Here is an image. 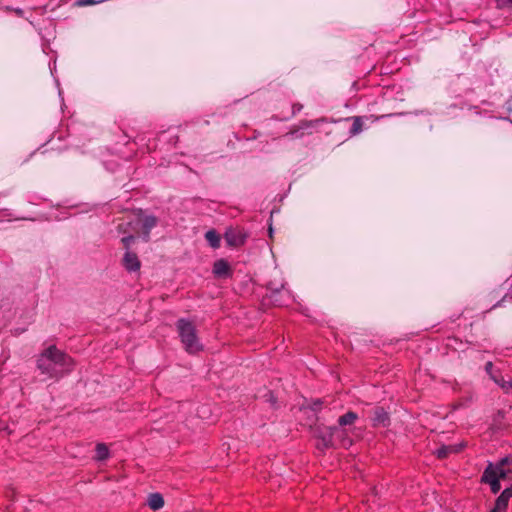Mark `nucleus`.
Segmentation results:
<instances>
[{
    "label": "nucleus",
    "mask_w": 512,
    "mask_h": 512,
    "mask_svg": "<svg viewBox=\"0 0 512 512\" xmlns=\"http://www.w3.org/2000/svg\"><path fill=\"white\" fill-rule=\"evenodd\" d=\"M493 479H497L498 480V478L496 476L495 469H494V465L492 463H489L488 466L485 468V470L483 472L481 481L483 483H489Z\"/></svg>",
    "instance_id": "4468645a"
},
{
    "label": "nucleus",
    "mask_w": 512,
    "mask_h": 512,
    "mask_svg": "<svg viewBox=\"0 0 512 512\" xmlns=\"http://www.w3.org/2000/svg\"><path fill=\"white\" fill-rule=\"evenodd\" d=\"M105 0H77V6L84 7L89 5H95L104 2Z\"/></svg>",
    "instance_id": "aec40b11"
},
{
    "label": "nucleus",
    "mask_w": 512,
    "mask_h": 512,
    "mask_svg": "<svg viewBox=\"0 0 512 512\" xmlns=\"http://www.w3.org/2000/svg\"><path fill=\"white\" fill-rule=\"evenodd\" d=\"M510 463V460L508 457H504L500 460V462L498 463V465H502L504 467V465L506 464H509Z\"/></svg>",
    "instance_id": "bb28decb"
},
{
    "label": "nucleus",
    "mask_w": 512,
    "mask_h": 512,
    "mask_svg": "<svg viewBox=\"0 0 512 512\" xmlns=\"http://www.w3.org/2000/svg\"><path fill=\"white\" fill-rule=\"evenodd\" d=\"M264 397L266 402H268L272 407H276L277 398L274 396L273 392L268 391Z\"/></svg>",
    "instance_id": "412c9836"
},
{
    "label": "nucleus",
    "mask_w": 512,
    "mask_h": 512,
    "mask_svg": "<svg viewBox=\"0 0 512 512\" xmlns=\"http://www.w3.org/2000/svg\"><path fill=\"white\" fill-rule=\"evenodd\" d=\"M213 273L217 277H227L230 273L229 264L223 260H217L213 265Z\"/></svg>",
    "instance_id": "9b49d317"
},
{
    "label": "nucleus",
    "mask_w": 512,
    "mask_h": 512,
    "mask_svg": "<svg viewBox=\"0 0 512 512\" xmlns=\"http://www.w3.org/2000/svg\"><path fill=\"white\" fill-rule=\"evenodd\" d=\"M109 457V450L108 447L103 444L99 443L96 446V459L99 461L106 460Z\"/></svg>",
    "instance_id": "f3484780"
},
{
    "label": "nucleus",
    "mask_w": 512,
    "mask_h": 512,
    "mask_svg": "<svg viewBox=\"0 0 512 512\" xmlns=\"http://www.w3.org/2000/svg\"><path fill=\"white\" fill-rule=\"evenodd\" d=\"M8 426L5 424L3 420L0 419V431L7 430Z\"/></svg>",
    "instance_id": "c85d7f7f"
},
{
    "label": "nucleus",
    "mask_w": 512,
    "mask_h": 512,
    "mask_svg": "<svg viewBox=\"0 0 512 512\" xmlns=\"http://www.w3.org/2000/svg\"><path fill=\"white\" fill-rule=\"evenodd\" d=\"M296 133H297V131H294V132H290V133L286 134V136H289V135H294V134H296Z\"/></svg>",
    "instance_id": "c756f323"
},
{
    "label": "nucleus",
    "mask_w": 512,
    "mask_h": 512,
    "mask_svg": "<svg viewBox=\"0 0 512 512\" xmlns=\"http://www.w3.org/2000/svg\"><path fill=\"white\" fill-rule=\"evenodd\" d=\"M358 418L357 414L352 412V411H349L347 412L346 414L342 415L341 417H339L338 419V424L339 426L341 427H344V426H347V425H351L354 423V421Z\"/></svg>",
    "instance_id": "2eb2a0df"
},
{
    "label": "nucleus",
    "mask_w": 512,
    "mask_h": 512,
    "mask_svg": "<svg viewBox=\"0 0 512 512\" xmlns=\"http://www.w3.org/2000/svg\"><path fill=\"white\" fill-rule=\"evenodd\" d=\"M316 437L318 439L317 448L325 450L335 446V432L334 426L318 427L316 430Z\"/></svg>",
    "instance_id": "7ed1b4c3"
},
{
    "label": "nucleus",
    "mask_w": 512,
    "mask_h": 512,
    "mask_svg": "<svg viewBox=\"0 0 512 512\" xmlns=\"http://www.w3.org/2000/svg\"><path fill=\"white\" fill-rule=\"evenodd\" d=\"M148 506L153 511H157L164 506V498L160 493H152L148 497Z\"/></svg>",
    "instance_id": "f8f14e48"
},
{
    "label": "nucleus",
    "mask_w": 512,
    "mask_h": 512,
    "mask_svg": "<svg viewBox=\"0 0 512 512\" xmlns=\"http://www.w3.org/2000/svg\"><path fill=\"white\" fill-rule=\"evenodd\" d=\"M508 298H512V294H511V293L506 294V295L502 298V300H501L498 304H496L495 306L500 305V303H501V302H505Z\"/></svg>",
    "instance_id": "cd10ccee"
},
{
    "label": "nucleus",
    "mask_w": 512,
    "mask_h": 512,
    "mask_svg": "<svg viewBox=\"0 0 512 512\" xmlns=\"http://www.w3.org/2000/svg\"><path fill=\"white\" fill-rule=\"evenodd\" d=\"M492 380L498 384L506 393L511 392L512 380H505L503 376L492 375Z\"/></svg>",
    "instance_id": "dca6fc26"
},
{
    "label": "nucleus",
    "mask_w": 512,
    "mask_h": 512,
    "mask_svg": "<svg viewBox=\"0 0 512 512\" xmlns=\"http://www.w3.org/2000/svg\"><path fill=\"white\" fill-rule=\"evenodd\" d=\"M464 446V443L442 445L435 451V454L437 455L438 458L444 459L448 457L450 454L460 452Z\"/></svg>",
    "instance_id": "1a4fd4ad"
},
{
    "label": "nucleus",
    "mask_w": 512,
    "mask_h": 512,
    "mask_svg": "<svg viewBox=\"0 0 512 512\" xmlns=\"http://www.w3.org/2000/svg\"><path fill=\"white\" fill-rule=\"evenodd\" d=\"M492 369H493V364L492 362H487L486 365H485V370L486 372L492 377V375H494L492 373Z\"/></svg>",
    "instance_id": "a878e982"
},
{
    "label": "nucleus",
    "mask_w": 512,
    "mask_h": 512,
    "mask_svg": "<svg viewBox=\"0 0 512 512\" xmlns=\"http://www.w3.org/2000/svg\"><path fill=\"white\" fill-rule=\"evenodd\" d=\"M246 234L239 229H228L225 233V240L231 247H239L244 244Z\"/></svg>",
    "instance_id": "20e7f679"
},
{
    "label": "nucleus",
    "mask_w": 512,
    "mask_h": 512,
    "mask_svg": "<svg viewBox=\"0 0 512 512\" xmlns=\"http://www.w3.org/2000/svg\"><path fill=\"white\" fill-rule=\"evenodd\" d=\"M295 109H297L298 111L301 110V106H295Z\"/></svg>",
    "instance_id": "2f4dec72"
},
{
    "label": "nucleus",
    "mask_w": 512,
    "mask_h": 512,
    "mask_svg": "<svg viewBox=\"0 0 512 512\" xmlns=\"http://www.w3.org/2000/svg\"><path fill=\"white\" fill-rule=\"evenodd\" d=\"M498 5L501 7H510L512 8V0H496Z\"/></svg>",
    "instance_id": "b1692460"
},
{
    "label": "nucleus",
    "mask_w": 512,
    "mask_h": 512,
    "mask_svg": "<svg viewBox=\"0 0 512 512\" xmlns=\"http://www.w3.org/2000/svg\"><path fill=\"white\" fill-rule=\"evenodd\" d=\"M373 426L378 427H387L389 425L390 419L388 413L382 407H376L373 410L372 417Z\"/></svg>",
    "instance_id": "6e6552de"
},
{
    "label": "nucleus",
    "mask_w": 512,
    "mask_h": 512,
    "mask_svg": "<svg viewBox=\"0 0 512 512\" xmlns=\"http://www.w3.org/2000/svg\"><path fill=\"white\" fill-rule=\"evenodd\" d=\"M295 109H297L298 111L301 110V106H295Z\"/></svg>",
    "instance_id": "7c9ffc66"
},
{
    "label": "nucleus",
    "mask_w": 512,
    "mask_h": 512,
    "mask_svg": "<svg viewBox=\"0 0 512 512\" xmlns=\"http://www.w3.org/2000/svg\"><path fill=\"white\" fill-rule=\"evenodd\" d=\"M510 498H512V486L502 491V493L496 499L495 506L491 510V512L504 511L508 506Z\"/></svg>",
    "instance_id": "423d86ee"
},
{
    "label": "nucleus",
    "mask_w": 512,
    "mask_h": 512,
    "mask_svg": "<svg viewBox=\"0 0 512 512\" xmlns=\"http://www.w3.org/2000/svg\"><path fill=\"white\" fill-rule=\"evenodd\" d=\"M362 126H363V123L361 121V118L355 117L353 124L351 126V129H350V134L351 135L359 134L362 131Z\"/></svg>",
    "instance_id": "a211bd4d"
},
{
    "label": "nucleus",
    "mask_w": 512,
    "mask_h": 512,
    "mask_svg": "<svg viewBox=\"0 0 512 512\" xmlns=\"http://www.w3.org/2000/svg\"><path fill=\"white\" fill-rule=\"evenodd\" d=\"M488 484L490 485V489L493 494H497L501 489L500 480L493 479Z\"/></svg>",
    "instance_id": "4be33fe9"
},
{
    "label": "nucleus",
    "mask_w": 512,
    "mask_h": 512,
    "mask_svg": "<svg viewBox=\"0 0 512 512\" xmlns=\"http://www.w3.org/2000/svg\"><path fill=\"white\" fill-rule=\"evenodd\" d=\"M504 107L509 113L512 112V97L505 102Z\"/></svg>",
    "instance_id": "393cba45"
},
{
    "label": "nucleus",
    "mask_w": 512,
    "mask_h": 512,
    "mask_svg": "<svg viewBox=\"0 0 512 512\" xmlns=\"http://www.w3.org/2000/svg\"><path fill=\"white\" fill-rule=\"evenodd\" d=\"M74 366L72 358L55 346L47 348L38 358L37 367L48 378H59L69 373Z\"/></svg>",
    "instance_id": "f257e3e1"
},
{
    "label": "nucleus",
    "mask_w": 512,
    "mask_h": 512,
    "mask_svg": "<svg viewBox=\"0 0 512 512\" xmlns=\"http://www.w3.org/2000/svg\"><path fill=\"white\" fill-rule=\"evenodd\" d=\"M176 326L181 342L188 353L194 354L203 349L197 337L196 328L190 321L179 319Z\"/></svg>",
    "instance_id": "f03ea898"
},
{
    "label": "nucleus",
    "mask_w": 512,
    "mask_h": 512,
    "mask_svg": "<svg viewBox=\"0 0 512 512\" xmlns=\"http://www.w3.org/2000/svg\"><path fill=\"white\" fill-rule=\"evenodd\" d=\"M494 469L498 480L504 479L507 476V471L504 469L502 465L496 464L494 465Z\"/></svg>",
    "instance_id": "6ab92c4d"
},
{
    "label": "nucleus",
    "mask_w": 512,
    "mask_h": 512,
    "mask_svg": "<svg viewBox=\"0 0 512 512\" xmlns=\"http://www.w3.org/2000/svg\"><path fill=\"white\" fill-rule=\"evenodd\" d=\"M269 233H270V235L272 234V228L271 227L269 228Z\"/></svg>",
    "instance_id": "473e14b6"
},
{
    "label": "nucleus",
    "mask_w": 512,
    "mask_h": 512,
    "mask_svg": "<svg viewBox=\"0 0 512 512\" xmlns=\"http://www.w3.org/2000/svg\"><path fill=\"white\" fill-rule=\"evenodd\" d=\"M157 225V218L155 216L149 215L145 216L142 220V228H143V240L148 242L150 239V231Z\"/></svg>",
    "instance_id": "9d476101"
},
{
    "label": "nucleus",
    "mask_w": 512,
    "mask_h": 512,
    "mask_svg": "<svg viewBox=\"0 0 512 512\" xmlns=\"http://www.w3.org/2000/svg\"><path fill=\"white\" fill-rule=\"evenodd\" d=\"M123 266L128 272H136L140 269L141 263L136 253L126 251L123 257Z\"/></svg>",
    "instance_id": "39448f33"
},
{
    "label": "nucleus",
    "mask_w": 512,
    "mask_h": 512,
    "mask_svg": "<svg viewBox=\"0 0 512 512\" xmlns=\"http://www.w3.org/2000/svg\"><path fill=\"white\" fill-rule=\"evenodd\" d=\"M205 238L212 248H218L220 246V236L215 230H209L205 234Z\"/></svg>",
    "instance_id": "ddd939ff"
},
{
    "label": "nucleus",
    "mask_w": 512,
    "mask_h": 512,
    "mask_svg": "<svg viewBox=\"0 0 512 512\" xmlns=\"http://www.w3.org/2000/svg\"><path fill=\"white\" fill-rule=\"evenodd\" d=\"M335 432V446L339 445L341 447L347 448L352 445V440L348 435V431L341 426H334Z\"/></svg>",
    "instance_id": "0eeeda50"
},
{
    "label": "nucleus",
    "mask_w": 512,
    "mask_h": 512,
    "mask_svg": "<svg viewBox=\"0 0 512 512\" xmlns=\"http://www.w3.org/2000/svg\"><path fill=\"white\" fill-rule=\"evenodd\" d=\"M135 241V237L132 235L125 236L121 239V242L123 243L124 247L129 251L130 245Z\"/></svg>",
    "instance_id": "5701e85b"
}]
</instances>
